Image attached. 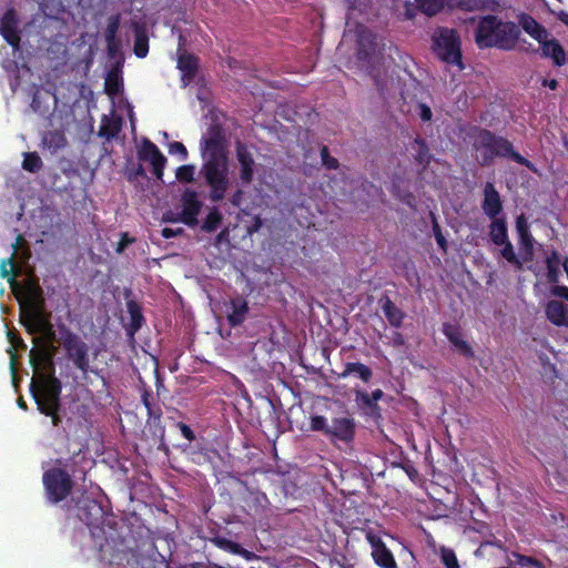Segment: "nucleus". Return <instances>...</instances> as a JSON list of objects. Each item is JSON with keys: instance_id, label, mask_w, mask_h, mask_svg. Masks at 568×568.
Masks as SVG:
<instances>
[{"instance_id": "52", "label": "nucleus", "mask_w": 568, "mask_h": 568, "mask_svg": "<svg viewBox=\"0 0 568 568\" xmlns=\"http://www.w3.org/2000/svg\"><path fill=\"white\" fill-rule=\"evenodd\" d=\"M169 153L170 154H178L180 156L181 161H185L189 156V152L185 148V145L182 142H171L169 144Z\"/></svg>"}, {"instance_id": "40", "label": "nucleus", "mask_w": 568, "mask_h": 568, "mask_svg": "<svg viewBox=\"0 0 568 568\" xmlns=\"http://www.w3.org/2000/svg\"><path fill=\"white\" fill-rule=\"evenodd\" d=\"M267 496L264 493H251L248 499V507L254 510L255 515L263 514L268 506Z\"/></svg>"}, {"instance_id": "32", "label": "nucleus", "mask_w": 568, "mask_h": 568, "mask_svg": "<svg viewBox=\"0 0 568 568\" xmlns=\"http://www.w3.org/2000/svg\"><path fill=\"white\" fill-rule=\"evenodd\" d=\"M560 255L556 250H552L546 257L547 278L548 282L555 284L559 281L560 276Z\"/></svg>"}, {"instance_id": "3", "label": "nucleus", "mask_w": 568, "mask_h": 568, "mask_svg": "<svg viewBox=\"0 0 568 568\" xmlns=\"http://www.w3.org/2000/svg\"><path fill=\"white\" fill-rule=\"evenodd\" d=\"M520 36L519 27L513 21H503L497 16L479 18L474 38L479 49L496 48L503 51L515 49Z\"/></svg>"}, {"instance_id": "30", "label": "nucleus", "mask_w": 568, "mask_h": 568, "mask_svg": "<svg viewBox=\"0 0 568 568\" xmlns=\"http://www.w3.org/2000/svg\"><path fill=\"white\" fill-rule=\"evenodd\" d=\"M351 374H356V376L364 383H368L373 377L372 369L367 365L359 362L346 363L344 371L338 374V377L346 378Z\"/></svg>"}, {"instance_id": "38", "label": "nucleus", "mask_w": 568, "mask_h": 568, "mask_svg": "<svg viewBox=\"0 0 568 568\" xmlns=\"http://www.w3.org/2000/svg\"><path fill=\"white\" fill-rule=\"evenodd\" d=\"M104 91L108 95L114 98L122 91V82L116 70H111L104 82Z\"/></svg>"}, {"instance_id": "4", "label": "nucleus", "mask_w": 568, "mask_h": 568, "mask_svg": "<svg viewBox=\"0 0 568 568\" xmlns=\"http://www.w3.org/2000/svg\"><path fill=\"white\" fill-rule=\"evenodd\" d=\"M474 148L480 152L481 166L490 165L496 158L511 159L514 162L526 166L532 172L536 168L532 162L515 151L513 143L504 136L496 135L487 129H478L474 141Z\"/></svg>"}, {"instance_id": "51", "label": "nucleus", "mask_w": 568, "mask_h": 568, "mask_svg": "<svg viewBox=\"0 0 568 568\" xmlns=\"http://www.w3.org/2000/svg\"><path fill=\"white\" fill-rule=\"evenodd\" d=\"M453 346L458 351L460 355H463L467 359H471L475 357V352L471 345L465 341L464 338L453 344Z\"/></svg>"}, {"instance_id": "8", "label": "nucleus", "mask_w": 568, "mask_h": 568, "mask_svg": "<svg viewBox=\"0 0 568 568\" xmlns=\"http://www.w3.org/2000/svg\"><path fill=\"white\" fill-rule=\"evenodd\" d=\"M45 495L52 504L64 500L73 488V480L67 470L52 467L43 473Z\"/></svg>"}, {"instance_id": "37", "label": "nucleus", "mask_w": 568, "mask_h": 568, "mask_svg": "<svg viewBox=\"0 0 568 568\" xmlns=\"http://www.w3.org/2000/svg\"><path fill=\"white\" fill-rule=\"evenodd\" d=\"M415 2L418 10L428 17L436 16L445 7L444 0H415Z\"/></svg>"}, {"instance_id": "29", "label": "nucleus", "mask_w": 568, "mask_h": 568, "mask_svg": "<svg viewBox=\"0 0 568 568\" xmlns=\"http://www.w3.org/2000/svg\"><path fill=\"white\" fill-rule=\"evenodd\" d=\"M148 412V424L154 429V435H158L160 437V447L165 446L164 443V435H165V428L161 423L162 418V409L159 405H152L149 408H146Z\"/></svg>"}, {"instance_id": "25", "label": "nucleus", "mask_w": 568, "mask_h": 568, "mask_svg": "<svg viewBox=\"0 0 568 568\" xmlns=\"http://www.w3.org/2000/svg\"><path fill=\"white\" fill-rule=\"evenodd\" d=\"M138 158L140 161L150 162L151 165L161 161H166V158L162 154L159 148L146 138L141 142V146L138 150Z\"/></svg>"}, {"instance_id": "14", "label": "nucleus", "mask_w": 568, "mask_h": 568, "mask_svg": "<svg viewBox=\"0 0 568 568\" xmlns=\"http://www.w3.org/2000/svg\"><path fill=\"white\" fill-rule=\"evenodd\" d=\"M235 154L240 164V180L248 185L254 180L255 161L247 145L241 141L235 144Z\"/></svg>"}, {"instance_id": "62", "label": "nucleus", "mask_w": 568, "mask_h": 568, "mask_svg": "<svg viewBox=\"0 0 568 568\" xmlns=\"http://www.w3.org/2000/svg\"><path fill=\"white\" fill-rule=\"evenodd\" d=\"M552 293L556 296H559V297L565 298L566 301H568V286H565V285L555 286L554 290H552Z\"/></svg>"}, {"instance_id": "58", "label": "nucleus", "mask_w": 568, "mask_h": 568, "mask_svg": "<svg viewBox=\"0 0 568 568\" xmlns=\"http://www.w3.org/2000/svg\"><path fill=\"white\" fill-rule=\"evenodd\" d=\"M138 178H146V173L142 164H138L128 176L129 181H133Z\"/></svg>"}, {"instance_id": "34", "label": "nucleus", "mask_w": 568, "mask_h": 568, "mask_svg": "<svg viewBox=\"0 0 568 568\" xmlns=\"http://www.w3.org/2000/svg\"><path fill=\"white\" fill-rule=\"evenodd\" d=\"M222 221H223V215L220 212L219 207L213 206L210 209L209 213L206 214V216L201 225V230L206 233H213L221 226Z\"/></svg>"}, {"instance_id": "60", "label": "nucleus", "mask_w": 568, "mask_h": 568, "mask_svg": "<svg viewBox=\"0 0 568 568\" xmlns=\"http://www.w3.org/2000/svg\"><path fill=\"white\" fill-rule=\"evenodd\" d=\"M162 221L165 223H178L181 222L180 213H174L172 211H168L163 214Z\"/></svg>"}, {"instance_id": "11", "label": "nucleus", "mask_w": 568, "mask_h": 568, "mask_svg": "<svg viewBox=\"0 0 568 568\" xmlns=\"http://www.w3.org/2000/svg\"><path fill=\"white\" fill-rule=\"evenodd\" d=\"M78 517L87 526L91 527L93 538L99 539L101 534H104L103 528L100 527L104 518V511L101 504L94 499H85L83 506L80 507Z\"/></svg>"}, {"instance_id": "54", "label": "nucleus", "mask_w": 568, "mask_h": 568, "mask_svg": "<svg viewBox=\"0 0 568 568\" xmlns=\"http://www.w3.org/2000/svg\"><path fill=\"white\" fill-rule=\"evenodd\" d=\"M133 242H135V239L134 237H131L129 235V233H122L121 234V239L120 241L118 242V245H116V252L118 253H122L130 244H132Z\"/></svg>"}, {"instance_id": "7", "label": "nucleus", "mask_w": 568, "mask_h": 568, "mask_svg": "<svg viewBox=\"0 0 568 568\" xmlns=\"http://www.w3.org/2000/svg\"><path fill=\"white\" fill-rule=\"evenodd\" d=\"M62 384L59 378L52 374H39L37 379L30 383V393L39 409V404L43 407L61 406Z\"/></svg>"}, {"instance_id": "23", "label": "nucleus", "mask_w": 568, "mask_h": 568, "mask_svg": "<svg viewBox=\"0 0 568 568\" xmlns=\"http://www.w3.org/2000/svg\"><path fill=\"white\" fill-rule=\"evenodd\" d=\"M519 24L526 33L538 42H542L548 38V31L530 14L521 13L519 16Z\"/></svg>"}, {"instance_id": "20", "label": "nucleus", "mask_w": 568, "mask_h": 568, "mask_svg": "<svg viewBox=\"0 0 568 568\" xmlns=\"http://www.w3.org/2000/svg\"><path fill=\"white\" fill-rule=\"evenodd\" d=\"M248 303L242 296H236L230 302V311L227 312V323L232 327L240 326L246 320L248 314Z\"/></svg>"}, {"instance_id": "17", "label": "nucleus", "mask_w": 568, "mask_h": 568, "mask_svg": "<svg viewBox=\"0 0 568 568\" xmlns=\"http://www.w3.org/2000/svg\"><path fill=\"white\" fill-rule=\"evenodd\" d=\"M0 34L12 48L18 49L20 47L21 39L14 9H8L0 19Z\"/></svg>"}, {"instance_id": "9", "label": "nucleus", "mask_w": 568, "mask_h": 568, "mask_svg": "<svg viewBox=\"0 0 568 568\" xmlns=\"http://www.w3.org/2000/svg\"><path fill=\"white\" fill-rule=\"evenodd\" d=\"M434 51L442 61L463 68L460 39L456 30H440L434 39Z\"/></svg>"}, {"instance_id": "35", "label": "nucleus", "mask_w": 568, "mask_h": 568, "mask_svg": "<svg viewBox=\"0 0 568 568\" xmlns=\"http://www.w3.org/2000/svg\"><path fill=\"white\" fill-rule=\"evenodd\" d=\"M414 143L417 145L416 153L414 154L415 161L426 168L430 163L432 154L426 141L419 135L415 138Z\"/></svg>"}, {"instance_id": "27", "label": "nucleus", "mask_w": 568, "mask_h": 568, "mask_svg": "<svg viewBox=\"0 0 568 568\" xmlns=\"http://www.w3.org/2000/svg\"><path fill=\"white\" fill-rule=\"evenodd\" d=\"M121 17L120 14H113L108 19V24L105 29V42L109 54L113 55L119 47V41L116 40V33L120 28Z\"/></svg>"}, {"instance_id": "43", "label": "nucleus", "mask_w": 568, "mask_h": 568, "mask_svg": "<svg viewBox=\"0 0 568 568\" xmlns=\"http://www.w3.org/2000/svg\"><path fill=\"white\" fill-rule=\"evenodd\" d=\"M442 332L452 345L464 338L462 328L458 324L444 323Z\"/></svg>"}, {"instance_id": "45", "label": "nucleus", "mask_w": 568, "mask_h": 568, "mask_svg": "<svg viewBox=\"0 0 568 568\" xmlns=\"http://www.w3.org/2000/svg\"><path fill=\"white\" fill-rule=\"evenodd\" d=\"M195 166L193 164H184L176 169L175 178L182 183H192L194 181Z\"/></svg>"}, {"instance_id": "31", "label": "nucleus", "mask_w": 568, "mask_h": 568, "mask_svg": "<svg viewBox=\"0 0 568 568\" xmlns=\"http://www.w3.org/2000/svg\"><path fill=\"white\" fill-rule=\"evenodd\" d=\"M134 31V54L138 58H145L149 53V37L143 26L133 23Z\"/></svg>"}, {"instance_id": "33", "label": "nucleus", "mask_w": 568, "mask_h": 568, "mask_svg": "<svg viewBox=\"0 0 568 568\" xmlns=\"http://www.w3.org/2000/svg\"><path fill=\"white\" fill-rule=\"evenodd\" d=\"M500 255L511 264L516 270L521 271L524 268V263H527L523 260L521 255L518 256L515 253V248L510 240H507L504 244L500 245Z\"/></svg>"}, {"instance_id": "26", "label": "nucleus", "mask_w": 568, "mask_h": 568, "mask_svg": "<svg viewBox=\"0 0 568 568\" xmlns=\"http://www.w3.org/2000/svg\"><path fill=\"white\" fill-rule=\"evenodd\" d=\"M488 234L495 245H501L509 240L506 216L490 220Z\"/></svg>"}, {"instance_id": "59", "label": "nucleus", "mask_w": 568, "mask_h": 568, "mask_svg": "<svg viewBox=\"0 0 568 568\" xmlns=\"http://www.w3.org/2000/svg\"><path fill=\"white\" fill-rule=\"evenodd\" d=\"M12 265H13L12 257H10L8 260H3L1 262V265H0V276L2 278L9 277V275L11 273V268H8V266H12Z\"/></svg>"}, {"instance_id": "53", "label": "nucleus", "mask_w": 568, "mask_h": 568, "mask_svg": "<svg viewBox=\"0 0 568 568\" xmlns=\"http://www.w3.org/2000/svg\"><path fill=\"white\" fill-rule=\"evenodd\" d=\"M418 115L423 122H429L433 118V111L426 103L419 102L417 104Z\"/></svg>"}, {"instance_id": "5", "label": "nucleus", "mask_w": 568, "mask_h": 568, "mask_svg": "<svg viewBox=\"0 0 568 568\" xmlns=\"http://www.w3.org/2000/svg\"><path fill=\"white\" fill-rule=\"evenodd\" d=\"M310 426L313 432L323 433L333 445L343 443L351 446L355 440L356 420L348 412L345 416L332 418L331 424L325 416L314 415L311 417Z\"/></svg>"}, {"instance_id": "18", "label": "nucleus", "mask_w": 568, "mask_h": 568, "mask_svg": "<svg viewBox=\"0 0 568 568\" xmlns=\"http://www.w3.org/2000/svg\"><path fill=\"white\" fill-rule=\"evenodd\" d=\"M541 49V55L552 60L554 65L562 67L567 62V54L564 47L557 39L547 38L539 42Z\"/></svg>"}, {"instance_id": "13", "label": "nucleus", "mask_w": 568, "mask_h": 568, "mask_svg": "<svg viewBox=\"0 0 568 568\" xmlns=\"http://www.w3.org/2000/svg\"><path fill=\"white\" fill-rule=\"evenodd\" d=\"M516 231L519 239L520 255L524 261L531 262L535 255V239L530 233L529 224L524 213L516 217Z\"/></svg>"}, {"instance_id": "63", "label": "nucleus", "mask_w": 568, "mask_h": 568, "mask_svg": "<svg viewBox=\"0 0 568 568\" xmlns=\"http://www.w3.org/2000/svg\"><path fill=\"white\" fill-rule=\"evenodd\" d=\"M242 197H243V191L242 190H236L230 197V203L233 205V206H236L239 207L241 202H242Z\"/></svg>"}, {"instance_id": "50", "label": "nucleus", "mask_w": 568, "mask_h": 568, "mask_svg": "<svg viewBox=\"0 0 568 568\" xmlns=\"http://www.w3.org/2000/svg\"><path fill=\"white\" fill-rule=\"evenodd\" d=\"M433 232L438 246L443 250L444 253L447 252V241L442 232L440 225L438 224L436 217L433 215Z\"/></svg>"}, {"instance_id": "41", "label": "nucleus", "mask_w": 568, "mask_h": 568, "mask_svg": "<svg viewBox=\"0 0 568 568\" xmlns=\"http://www.w3.org/2000/svg\"><path fill=\"white\" fill-rule=\"evenodd\" d=\"M43 166V162L37 152L24 153L22 168L30 173H38Z\"/></svg>"}, {"instance_id": "49", "label": "nucleus", "mask_w": 568, "mask_h": 568, "mask_svg": "<svg viewBox=\"0 0 568 568\" xmlns=\"http://www.w3.org/2000/svg\"><path fill=\"white\" fill-rule=\"evenodd\" d=\"M440 559L446 568H460L457 556L453 549L443 548Z\"/></svg>"}, {"instance_id": "15", "label": "nucleus", "mask_w": 568, "mask_h": 568, "mask_svg": "<svg viewBox=\"0 0 568 568\" xmlns=\"http://www.w3.org/2000/svg\"><path fill=\"white\" fill-rule=\"evenodd\" d=\"M183 37H180L178 49V69L181 71V80L184 85H187L196 75L199 70V58L182 49Z\"/></svg>"}, {"instance_id": "6", "label": "nucleus", "mask_w": 568, "mask_h": 568, "mask_svg": "<svg viewBox=\"0 0 568 568\" xmlns=\"http://www.w3.org/2000/svg\"><path fill=\"white\" fill-rule=\"evenodd\" d=\"M65 352L67 358L82 374L90 372L89 345L65 324H58V341Z\"/></svg>"}, {"instance_id": "61", "label": "nucleus", "mask_w": 568, "mask_h": 568, "mask_svg": "<svg viewBox=\"0 0 568 568\" xmlns=\"http://www.w3.org/2000/svg\"><path fill=\"white\" fill-rule=\"evenodd\" d=\"M165 164H166V161H161V162L154 163L152 165L153 173L156 176V179L162 180Z\"/></svg>"}, {"instance_id": "28", "label": "nucleus", "mask_w": 568, "mask_h": 568, "mask_svg": "<svg viewBox=\"0 0 568 568\" xmlns=\"http://www.w3.org/2000/svg\"><path fill=\"white\" fill-rule=\"evenodd\" d=\"M122 123L123 120L119 115L113 118L103 115L99 128V135L108 140L114 139L121 132Z\"/></svg>"}, {"instance_id": "2", "label": "nucleus", "mask_w": 568, "mask_h": 568, "mask_svg": "<svg viewBox=\"0 0 568 568\" xmlns=\"http://www.w3.org/2000/svg\"><path fill=\"white\" fill-rule=\"evenodd\" d=\"M20 322L29 334H41L49 344L48 347L30 349L29 359L32 368L36 372H40L45 366L53 369V355L57 351L53 342L58 341V329L55 331L51 323V314L44 311L43 301L21 307Z\"/></svg>"}, {"instance_id": "24", "label": "nucleus", "mask_w": 568, "mask_h": 568, "mask_svg": "<svg viewBox=\"0 0 568 568\" xmlns=\"http://www.w3.org/2000/svg\"><path fill=\"white\" fill-rule=\"evenodd\" d=\"M379 303L382 305L383 313L387 318L389 325L399 328L406 316L405 313L402 310H399L387 295L383 296L379 300Z\"/></svg>"}, {"instance_id": "10", "label": "nucleus", "mask_w": 568, "mask_h": 568, "mask_svg": "<svg viewBox=\"0 0 568 568\" xmlns=\"http://www.w3.org/2000/svg\"><path fill=\"white\" fill-rule=\"evenodd\" d=\"M180 203L181 223L189 227H195L199 224L197 216L203 207V202L200 199L199 192L194 189L185 187L181 193Z\"/></svg>"}, {"instance_id": "22", "label": "nucleus", "mask_w": 568, "mask_h": 568, "mask_svg": "<svg viewBox=\"0 0 568 568\" xmlns=\"http://www.w3.org/2000/svg\"><path fill=\"white\" fill-rule=\"evenodd\" d=\"M376 42L372 34H359L356 48V59L364 65H368L375 54Z\"/></svg>"}, {"instance_id": "47", "label": "nucleus", "mask_w": 568, "mask_h": 568, "mask_svg": "<svg viewBox=\"0 0 568 568\" xmlns=\"http://www.w3.org/2000/svg\"><path fill=\"white\" fill-rule=\"evenodd\" d=\"M213 541L221 549L227 550L232 554H241L243 551L240 544L232 541L230 539L223 537H215Z\"/></svg>"}, {"instance_id": "16", "label": "nucleus", "mask_w": 568, "mask_h": 568, "mask_svg": "<svg viewBox=\"0 0 568 568\" xmlns=\"http://www.w3.org/2000/svg\"><path fill=\"white\" fill-rule=\"evenodd\" d=\"M483 193L481 210L484 214L490 220L501 217L503 201L495 185L491 182H487L484 185Z\"/></svg>"}, {"instance_id": "64", "label": "nucleus", "mask_w": 568, "mask_h": 568, "mask_svg": "<svg viewBox=\"0 0 568 568\" xmlns=\"http://www.w3.org/2000/svg\"><path fill=\"white\" fill-rule=\"evenodd\" d=\"M151 399H152L151 392L148 389H143L142 395H141V400L145 408H149L150 406L153 405Z\"/></svg>"}, {"instance_id": "12", "label": "nucleus", "mask_w": 568, "mask_h": 568, "mask_svg": "<svg viewBox=\"0 0 568 568\" xmlns=\"http://www.w3.org/2000/svg\"><path fill=\"white\" fill-rule=\"evenodd\" d=\"M366 540L372 548V557L381 568H398L393 552L386 547L382 538L369 530L366 532Z\"/></svg>"}, {"instance_id": "46", "label": "nucleus", "mask_w": 568, "mask_h": 568, "mask_svg": "<svg viewBox=\"0 0 568 568\" xmlns=\"http://www.w3.org/2000/svg\"><path fill=\"white\" fill-rule=\"evenodd\" d=\"M511 555L516 559V564L520 567L546 568L545 565L535 557L521 555L516 551H514Z\"/></svg>"}, {"instance_id": "36", "label": "nucleus", "mask_w": 568, "mask_h": 568, "mask_svg": "<svg viewBox=\"0 0 568 568\" xmlns=\"http://www.w3.org/2000/svg\"><path fill=\"white\" fill-rule=\"evenodd\" d=\"M126 307L131 318V329L132 332H136L142 327L144 322L141 306L135 301H129Z\"/></svg>"}, {"instance_id": "42", "label": "nucleus", "mask_w": 568, "mask_h": 568, "mask_svg": "<svg viewBox=\"0 0 568 568\" xmlns=\"http://www.w3.org/2000/svg\"><path fill=\"white\" fill-rule=\"evenodd\" d=\"M453 6L464 11H477L486 9L488 0H455Z\"/></svg>"}, {"instance_id": "57", "label": "nucleus", "mask_w": 568, "mask_h": 568, "mask_svg": "<svg viewBox=\"0 0 568 568\" xmlns=\"http://www.w3.org/2000/svg\"><path fill=\"white\" fill-rule=\"evenodd\" d=\"M183 233H184V230L182 227H178V229L164 227L161 231V235L164 239H172V237L182 235Z\"/></svg>"}, {"instance_id": "1", "label": "nucleus", "mask_w": 568, "mask_h": 568, "mask_svg": "<svg viewBox=\"0 0 568 568\" xmlns=\"http://www.w3.org/2000/svg\"><path fill=\"white\" fill-rule=\"evenodd\" d=\"M209 136L202 140L203 164L200 173L210 187V200L220 202L225 197L230 186L229 158L224 148L222 125L213 123L207 130Z\"/></svg>"}, {"instance_id": "21", "label": "nucleus", "mask_w": 568, "mask_h": 568, "mask_svg": "<svg viewBox=\"0 0 568 568\" xmlns=\"http://www.w3.org/2000/svg\"><path fill=\"white\" fill-rule=\"evenodd\" d=\"M547 318L556 326L568 327V306L560 301H549L545 308Z\"/></svg>"}, {"instance_id": "19", "label": "nucleus", "mask_w": 568, "mask_h": 568, "mask_svg": "<svg viewBox=\"0 0 568 568\" xmlns=\"http://www.w3.org/2000/svg\"><path fill=\"white\" fill-rule=\"evenodd\" d=\"M355 403L358 406L361 413L373 419L378 420L382 418L381 406L368 397V393L363 389H355Z\"/></svg>"}, {"instance_id": "44", "label": "nucleus", "mask_w": 568, "mask_h": 568, "mask_svg": "<svg viewBox=\"0 0 568 568\" xmlns=\"http://www.w3.org/2000/svg\"><path fill=\"white\" fill-rule=\"evenodd\" d=\"M41 414L48 416L51 418V424L53 427H59L62 424V416H61V406H48L43 407V405L39 404V409Z\"/></svg>"}, {"instance_id": "48", "label": "nucleus", "mask_w": 568, "mask_h": 568, "mask_svg": "<svg viewBox=\"0 0 568 568\" xmlns=\"http://www.w3.org/2000/svg\"><path fill=\"white\" fill-rule=\"evenodd\" d=\"M321 160L323 165L328 170H337L339 166V162L336 158L329 154L328 146L323 145L320 150Z\"/></svg>"}, {"instance_id": "39", "label": "nucleus", "mask_w": 568, "mask_h": 568, "mask_svg": "<svg viewBox=\"0 0 568 568\" xmlns=\"http://www.w3.org/2000/svg\"><path fill=\"white\" fill-rule=\"evenodd\" d=\"M43 143L45 145H48V148L50 149H53V150H59V149H62L67 144V139H65V135L63 132L61 131H49L44 136H43Z\"/></svg>"}, {"instance_id": "56", "label": "nucleus", "mask_w": 568, "mask_h": 568, "mask_svg": "<svg viewBox=\"0 0 568 568\" xmlns=\"http://www.w3.org/2000/svg\"><path fill=\"white\" fill-rule=\"evenodd\" d=\"M176 426L185 439H187L189 442H193L195 439V434L189 425L179 422Z\"/></svg>"}, {"instance_id": "55", "label": "nucleus", "mask_w": 568, "mask_h": 568, "mask_svg": "<svg viewBox=\"0 0 568 568\" xmlns=\"http://www.w3.org/2000/svg\"><path fill=\"white\" fill-rule=\"evenodd\" d=\"M8 337H9L10 343L12 344V346L16 349H22V351L27 349V345H26L24 341L16 333L8 332Z\"/></svg>"}]
</instances>
